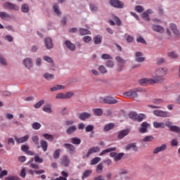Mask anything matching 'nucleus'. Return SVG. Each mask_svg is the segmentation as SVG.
<instances>
[{
    "mask_svg": "<svg viewBox=\"0 0 180 180\" xmlns=\"http://www.w3.org/2000/svg\"><path fill=\"white\" fill-rule=\"evenodd\" d=\"M167 72L168 70L167 68H159L155 71L156 77L155 79L143 78L139 81V84H141L143 86L147 85V84H162V82H164V77L167 75Z\"/></svg>",
    "mask_w": 180,
    "mask_h": 180,
    "instance_id": "nucleus-1",
    "label": "nucleus"
},
{
    "mask_svg": "<svg viewBox=\"0 0 180 180\" xmlns=\"http://www.w3.org/2000/svg\"><path fill=\"white\" fill-rule=\"evenodd\" d=\"M144 92V90L141 88H136L134 89H131L129 91L124 93V98H132V99H136L139 98V94Z\"/></svg>",
    "mask_w": 180,
    "mask_h": 180,
    "instance_id": "nucleus-2",
    "label": "nucleus"
},
{
    "mask_svg": "<svg viewBox=\"0 0 180 180\" xmlns=\"http://www.w3.org/2000/svg\"><path fill=\"white\" fill-rule=\"evenodd\" d=\"M153 115L158 117H171V113H169L168 111H163L161 110H154Z\"/></svg>",
    "mask_w": 180,
    "mask_h": 180,
    "instance_id": "nucleus-3",
    "label": "nucleus"
},
{
    "mask_svg": "<svg viewBox=\"0 0 180 180\" xmlns=\"http://www.w3.org/2000/svg\"><path fill=\"white\" fill-rule=\"evenodd\" d=\"M100 102H104V103H108V105H115L117 103V100L113 97H107L105 98H101Z\"/></svg>",
    "mask_w": 180,
    "mask_h": 180,
    "instance_id": "nucleus-4",
    "label": "nucleus"
},
{
    "mask_svg": "<svg viewBox=\"0 0 180 180\" xmlns=\"http://www.w3.org/2000/svg\"><path fill=\"white\" fill-rule=\"evenodd\" d=\"M99 151H101V148H99V147H93L88 150L86 155H83V158H89L91 154H94V153H99Z\"/></svg>",
    "mask_w": 180,
    "mask_h": 180,
    "instance_id": "nucleus-5",
    "label": "nucleus"
},
{
    "mask_svg": "<svg viewBox=\"0 0 180 180\" xmlns=\"http://www.w3.org/2000/svg\"><path fill=\"white\" fill-rule=\"evenodd\" d=\"M4 6L6 9H9L10 11H19L18 6L11 2H6Z\"/></svg>",
    "mask_w": 180,
    "mask_h": 180,
    "instance_id": "nucleus-6",
    "label": "nucleus"
},
{
    "mask_svg": "<svg viewBox=\"0 0 180 180\" xmlns=\"http://www.w3.org/2000/svg\"><path fill=\"white\" fill-rule=\"evenodd\" d=\"M115 60L117 61V63H119L117 71L120 72V71L123 70L124 64H126V60H123L120 56H117Z\"/></svg>",
    "mask_w": 180,
    "mask_h": 180,
    "instance_id": "nucleus-7",
    "label": "nucleus"
},
{
    "mask_svg": "<svg viewBox=\"0 0 180 180\" xmlns=\"http://www.w3.org/2000/svg\"><path fill=\"white\" fill-rule=\"evenodd\" d=\"M150 127V124L147 122H143L141 124V127L139 129V133L144 134V133H147L148 131V129Z\"/></svg>",
    "mask_w": 180,
    "mask_h": 180,
    "instance_id": "nucleus-8",
    "label": "nucleus"
},
{
    "mask_svg": "<svg viewBox=\"0 0 180 180\" xmlns=\"http://www.w3.org/2000/svg\"><path fill=\"white\" fill-rule=\"evenodd\" d=\"M71 163V160H70V158L68 155H63L60 160V165L63 167H70V164Z\"/></svg>",
    "mask_w": 180,
    "mask_h": 180,
    "instance_id": "nucleus-9",
    "label": "nucleus"
},
{
    "mask_svg": "<svg viewBox=\"0 0 180 180\" xmlns=\"http://www.w3.org/2000/svg\"><path fill=\"white\" fill-rule=\"evenodd\" d=\"M110 4L111 6H113L114 8H118V9H122V8H123L124 6L123 3L119 0H110Z\"/></svg>",
    "mask_w": 180,
    "mask_h": 180,
    "instance_id": "nucleus-10",
    "label": "nucleus"
},
{
    "mask_svg": "<svg viewBox=\"0 0 180 180\" xmlns=\"http://www.w3.org/2000/svg\"><path fill=\"white\" fill-rule=\"evenodd\" d=\"M65 148H66L67 151H69L70 154H74L75 153V146L71 143H65Z\"/></svg>",
    "mask_w": 180,
    "mask_h": 180,
    "instance_id": "nucleus-11",
    "label": "nucleus"
},
{
    "mask_svg": "<svg viewBox=\"0 0 180 180\" xmlns=\"http://www.w3.org/2000/svg\"><path fill=\"white\" fill-rule=\"evenodd\" d=\"M165 150H167V145L162 144L160 146L155 148L153 150V154H158V153H161V151H165Z\"/></svg>",
    "mask_w": 180,
    "mask_h": 180,
    "instance_id": "nucleus-12",
    "label": "nucleus"
},
{
    "mask_svg": "<svg viewBox=\"0 0 180 180\" xmlns=\"http://www.w3.org/2000/svg\"><path fill=\"white\" fill-rule=\"evenodd\" d=\"M91 117V114L86 112H81L79 114L78 118L79 120L85 121L86 119H89Z\"/></svg>",
    "mask_w": 180,
    "mask_h": 180,
    "instance_id": "nucleus-13",
    "label": "nucleus"
},
{
    "mask_svg": "<svg viewBox=\"0 0 180 180\" xmlns=\"http://www.w3.org/2000/svg\"><path fill=\"white\" fill-rule=\"evenodd\" d=\"M14 139L18 144H22V143H25V141H27V140H29V136L28 135H25V136L20 137V138H18V136H15Z\"/></svg>",
    "mask_w": 180,
    "mask_h": 180,
    "instance_id": "nucleus-14",
    "label": "nucleus"
},
{
    "mask_svg": "<svg viewBox=\"0 0 180 180\" xmlns=\"http://www.w3.org/2000/svg\"><path fill=\"white\" fill-rule=\"evenodd\" d=\"M129 133L130 130L129 129L122 130L118 133L117 139L119 140H121V139L126 137V136H127V134H129Z\"/></svg>",
    "mask_w": 180,
    "mask_h": 180,
    "instance_id": "nucleus-15",
    "label": "nucleus"
},
{
    "mask_svg": "<svg viewBox=\"0 0 180 180\" xmlns=\"http://www.w3.org/2000/svg\"><path fill=\"white\" fill-rule=\"evenodd\" d=\"M45 43V47L50 50V49H53V40L51 38H46L44 41Z\"/></svg>",
    "mask_w": 180,
    "mask_h": 180,
    "instance_id": "nucleus-16",
    "label": "nucleus"
},
{
    "mask_svg": "<svg viewBox=\"0 0 180 180\" xmlns=\"http://www.w3.org/2000/svg\"><path fill=\"white\" fill-rule=\"evenodd\" d=\"M152 29L154 32H158V33H163L165 32L164 28L159 25H153Z\"/></svg>",
    "mask_w": 180,
    "mask_h": 180,
    "instance_id": "nucleus-17",
    "label": "nucleus"
},
{
    "mask_svg": "<svg viewBox=\"0 0 180 180\" xmlns=\"http://www.w3.org/2000/svg\"><path fill=\"white\" fill-rule=\"evenodd\" d=\"M146 58L143 57V53L141 52H136V60L138 61V63H143Z\"/></svg>",
    "mask_w": 180,
    "mask_h": 180,
    "instance_id": "nucleus-18",
    "label": "nucleus"
},
{
    "mask_svg": "<svg viewBox=\"0 0 180 180\" xmlns=\"http://www.w3.org/2000/svg\"><path fill=\"white\" fill-rule=\"evenodd\" d=\"M0 18L3 20H9L11 19V17L10 16V15L8 14V13H6V12H1L0 13Z\"/></svg>",
    "mask_w": 180,
    "mask_h": 180,
    "instance_id": "nucleus-19",
    "label": "nucleus"
},
{
    "mask_svg": "<svg viewBox=\"0 0 180 180\" xmlns=\"http://www.w3.org/2000/svg\"><path fill=\"white\" fill-rule=\"evenodd\" d=\"M24 65L26 67V68H32L33 63H32V59L30 58H26L23 61Z\"/></svg>",
    "mask_w": 180,
    "mask_h": 180,
    "instance_id": "nucleus-20",
    "label": "nucleus"
},
{
    "mask_svg": "<svg viewBox=\"0 0 180 180\" xmlns=\"http://www.w3.org/2000/svg\"><path fill=\"white\" fill-rule=\"evenodd\" d=\"M153 127H154L155 129H165V123H164V122H153Z\"/></svg>",
    "mask_w": 180,
    "mask_h": 180,
    "instance_id": "nucleus-21",
    "label": "nucleus"
},
{
    "mask_svg": "<svg viewBox=\"0 0 180 180\" xmlns=\"http://www.w3.org/2000/svg\"><path fill=\"white\" fill-rule=\"evenodd\" d=\"M112 151H116V148H108L107 149H105L101 152L99 154L100 156L105 155V154H107V153H112Z\"/></svg>",
    "mask_w": 180,
    "mask_h": 180,
    "instance_id": "nucleus-22",
    "label": "nucleus"
},
{
    "mask_svg": "<svg viewBox=\"0 0 180 180\" xmlns=\"http://www.w3.org/2000/svg\"><path fill=\"white\" fill-rule=\"evenodd\" d=\"M75 131H77V126H75V125L69 127L66 129V134H69V135L72 134V133H75Z\"/></svg>",
    "mask_w": 180,
    "mask_h": 180,
    "instance_id": "nucleus-23",
    "label": "nucleus"
},
{
    "mask_svg": "<svg viewBox=\"0 0 180 180\" xmlns=\"http://www.w3.org/2000/svg\"><path fill=\"white\" fill-rule=\"evenodd\" d=\"M65 44L66 45L68 49H69V50H71L72 51H74V50H75V45L71 43V41H65Z\"/></svg>",
    "mask_w": 180,
    "mask_h": 180,
    "instance_id": "nucleus-24",
    "label": "nucleus"
},
{
    "mask_svg": "<svg viewBox=\"0 0 180 180\" xmlns=\"http://www.w3.org/2000/svg\"><path fill=\"white\" fill-rule=\"evenodd\" d=\"M61 175L63 176H59L54 180H67V178H68V173L65 171L61 172Z\"/></svg>",
    "mask_w": 180,
    "mask_h": 180,
    "instance_id": "nucleus-25",
    "label": "nucleus"
},
{
    "mask_svg": "<svg viewBox=\"0 0 180 180\" xmlns=\"http://www.w3.org/2000/svg\"><path fill=\"white\" fill-rule=\"evenodd\" d=\"M40 145H41V147L43 151H44V152L47 151V148L49 147V143H47V141H41Z\"/></svg>",
    "mask_w": 180,
    "mask_h": 180,
    "instance_id": "nucleus-26",
    "label": "nucleus"
},
{
    "mask_svg": "<svg viewBox=\"0 0 180 180\" xmlns=\"http://www.w3.org/2000/svg\"><path fill=\"white\" fill-rule=\"evenodd\" d=\"M79 32L81 36H85V34H91V31L87 29L80 28Z\"/></svg>",
    "mask_w": 180,
    "mask_h": 180,
    "instance_id": "nucleus-27",
    "label": "nucleus"
},
{
    "mask_svg": "<svg viewBox=\"0 0 180 180\" xmlns=\"http://www.w3.org/2000/svg\"><path fill=\"white\" fill-rule=\"evenodd\" d=\"M70 141L72 144H75V146H79V144H81V139L79 138H72L70 139Z\"/></svg>",
    "mask_w": 180,
    "mask_h": 180,
    "instance_id": "nucleus-28",
    "label": "nucleus"
},
{
    "mask_svg": "<svg viewBox=\"0 0 180 180\" xmlns=\"http://www.w3.org/2000/svg\"><path fill=\"white\" fill-rule=\"evenodd\" d=\"M115 127V124L113 123H109L104 126L103 130L104 131H109V130H112Z\"/></svg>",
    "mask_w": 180,
    "mask_h": 180,
    "instance_id": "nucleus-29",
    "label": "nucleus"
},
{
    "mask_svg": "<svg viewBox=\"0 0 180 180\" xmlns=\"http://www.w3.org/2000/svg\"><path fill=\"white\" fill-rule=\"evenodd\" d=\"M94 44H101L102 43V36L97 35L94 37Z\"/></svg>",
    "mask_w": 180,
    "mask_h": 180,
    "instance_id": "nucleus-30",
    "label": "nucleus"
},
{
    "mask_svg": "<svg viewBox=\"0 0 180 180\" xmlns=\"http://www.w3.org/2000/svg\"><path fill=\"white\" fill-rule=\"evenodd\" d=\"M58 89H65V86L64 85H56L53 87L51 89V91L52 92H54L55 91H58Z\"/></svg>",
    "mask_w": 180,
    "mask_h": 180,
    "instance_id": "nucleus-31",
    "label": "nucleus"
},
{
    "mask_svg": "<svg viewBox=\"0 0 180 180\" xmlns=\"http://www.w3.org/2000/svg\"><path fill=\"white\" fill-rule=\"evenodd\" d=\"M147 116L144 114H138L136 116V122H142L144 120V119H146Z\"/></svg>",
    "mask_w": 180,
    "mask_h": 180,
    "instance_id": "nucleus-32",
    "label": "nucleus"
},
{
    "mask_svg": "<svg viewBox=\"0 0 180 180\" xmlns=\"http://www.w3.org/2000/svg\"><path fill=\"white\" fill-rule=\"evenodd\" d=\"M170 29L174 33V34H178L179 32L178 31V29L176 28V25L174 23L170 24Z\"/></svg>",
    "mask_w": 180,
    "mask_h": 180,
    "instance_id": "nucleus-33",
    "label": "nucleus"
},
{
    "mask_svg": "<svg viewBox=\"0 0 180 180\" xmlns=\"http://www.w3.org/2000/svg\"><path fill=\"white\" fill-rule=\"evenodd\" d=\"M44 78H45V79H47V81H51V79H54V75L50 73H45L44 75Z\"/></svg>",
    "mask_w": 180,
    "mask_h": 180,
    "instance_id": "nucleus-34",
    "label": "nucleus"
},
{
    "mask_svg": "<svg viewBox=\"0 0 180 180\" xmlns=\"http://www.w3.org/2000/svg\"><path fill=\"white\" fill-rule=\"evenodd\" d=\"M91 174H92V170H91V169H87V170L84 171L82 179H85V178H88V176H89L91 175Z\"/></svg>",
    "mask_w": 180,
    "mask_h": 180,
    "instance_id": "nucleus-35",
    "label": "nucleus"
},
{
    "mask_svg": "<svg viewBox=\"0 0 180 180\" xmlns=\"http://www.w3.org/2000/svg\"><path fill=\"white\" fill-rule=\"evenodd\" d=\"M143 143H148L151 141H154V136H146L145 139H143Z\"/></svg>",
    "mask_w": 180,
    "mask_h": 180,
    "instance_id": "nucleus-36",
    "label": "nucleus"
},
{
    "mask_svg": "<svg viewBox=\"0 0 180 180\" xmlns=\"http://www.w3.org/2000/svg\"><path fill=\"white\" fill-rule=\"evenodd\" d=\"M32 140L33 143L35 144V146L39 148L40 146H39V136H34L32 137Z\"/></svg>",
    "mask_w": 180,
    "mask_h": 180,
    "instance_id": "nucleus-37",
    "label": "nucleus"
},
{
    "mask_svg": "<svg viewBox=\"0 0 180 180\" xmlns=\"http://www.w3.org/2000/svg\"><path fill=\"white\" fill-rule=\"evenodd\" d=\"M134 150V151H137V146H136V143H130L126 147V150Z\"/></svg>",
    "mask_w": 180,
    "mask_h": 180,
    "instance_id": "nucleus-38",
    "label": "nucleus"
},
{
    "mask_svg": "<svg viewBox=\"0 0 180 180\" xmlns=\"http://www.w3.org/2000/svg\"><path fill=\"white\" fill-rule=\"evenodd\" d=\"M53 8V11H54L55 13H56V15L58 16H60L61 15V12H60V8L58 7V5L54 4Z\"/></svg>",
    "mask_w": 180,
    "mask_h": 180,
    "instance_id": "nucleus-39",
    "label": "nucleus"
},
{
    "mask_svg": "<svg viewBox=\"0 0 180 180\" xmlns=\"http://www.w3.org/2000/svg\"><path fill=\"white\" fill-rule=\"evenodd\" d=\"M94 112L96 116H102L103 115V111L101 108H96L94 110Z\"/></svg>",
    "mask_w": 180,
    "mask_h": 180,
    "instance_id": "nucleus-40",
    "label": "nucleus"
},
{
    "mask_svg": "<svg viewBox=\"0 0 180 180\" xmlns=\"http://www.w3.org/2000/svg\"><path fill=\"white\" fill-rule=\"evenodd\" d=\"M42 105H44V100H41L37 103L34 105V108L35 109H39V108H41Z\"/></svg>",
    "mask_w": 180,
    "mask_h": 180,
    "instance_id": "nucleus-41",
    "label": "nucleus"
},
{
    "mask_svg": "<svg viewBox=\"0 0 180 180\" xmlns=\"http://www.w3.org/2000/svg\"><path fill=\"white\" fill-rule=\"evenodd\" d=\"M96 172L97 174H102V171H103V164L100 163L97 165L96 167Z\"/></svg>",
    "mask_w": 180,
    "mask_h": 180,
    "instance_id": "nucleus-42",
    "label": "nucleus"
},
{
    "mask_svg": "<svg viewBox=\"0 0 180 180\" xmlns=\"http://www.w3.org/2000/svg\"><path fill=\"white\" fill-rule=\"evenodd\" d=\"M124 155V153H117V155H115V157L114 158V160L117 162V161H120L122 160V158H123Z\"/></svg>",
    "mask_w": 180,
    "mask_h": 180,
    "instance_id": "nucleus-43",
    "label": "nucleus"
},
{
    "mask_svg": "<svg viewBox=\"0 0 180 180\" xmlns=\"http://www.w3.org/2000/svg\"><path fill=\"white\" fill-rule=\"evenodd\" d=\"M101 159L99 157L94 158L91 160V165H96V164H98V162H99L101 161Z\"/></svg>",
    "mask_w": 180,
    "mask_h": 180,
    "instance_id": "nucleus-44",
    "label": "nucleus"
},
{
    "mask_svg": "<svg viewBox=\"0 0 180 180\" xmlns=\"http://www.w3.org/2000/svg\"><path fill=\"white\" fill-rule=\"evenodd\" d=\"M32 127L34 130H39V129H40V127H41V124L39 123V122H34L32 124Z\"/></svg>",
    "mask_w": 180,
    "mask_h": 180,
    "instance_id": "nucleus-45",
    "label": "nucleus"
},
{
    "mask_svg": "<svg viewBox=\"0 0 180 180\" xmlns=\"http://www.w3.org/2000/svg\"><path fill=\"white\" fill-rule=\"evenodd\" d=\"M60 153H61L60 149H56L53 153V158H55V160H57V159L60 158Z\"/></svg>",
    "mask_w": 180,
    "mask_h": 180,
    "instance_id": "nucleus-46",
    "label": "nucleus"
},
{
    "mask_svg": "<svg viewBox=\"0 0 180 180\" xmlns=\"http://www.w3.org/2000/svg\"><path fill=\"white\" fill-rule=\"evenodd\" d=\"M21 11L24 13H27V12H29V6L27 4H22L21 6Z\"/></svg>",
    "mask_w": 180,
    "mask_h": 180,
    "instance_id": "nucleus-47",
    "label": "nucleus"
},
{
    "mask_svg": "<svg viewBox=\"0 0 180 180\" xmlns=\"http://www.w3.org/2000/svg\"><path fill=\"white\" fill-rule=\"evenodd\" d=\"M137 113L135 112H131L129 114V119H131L132 120H137Z\"/></svg>",
    "mask_w": 180,
    "mask_h": 180,
    "instance_id": "nucleus-48",
    "label": "nucleus"
},
{
    "mask_svg": "<svg viewBox=\"0 0 180 180\" xmlns=\"http://www.w3.org/2000/svg\"><path fill=\"white\" fill-rule=\"evenodd\" d=\"M44 112H46V113H51L53 111L51 110V105L49 104L46 107L43 108Z\"/></svg>",
    "mask_w": 180,
    "mask_h": 180,
    "instance_id": "nucleus-49",
    "label": "nucleus"
},
{
    "mask_svg": "<svg viewBox=\"0 0 180 180\" xmlns=\"http://www.w3.org/2000/svg\"><path fill=\"white\" fill-rule=\"evenodd\" d=\"M43 136L46 140H49V141H53V140H54V137L51 134H44Z\"/></svg>",
    "mask_w": 180,
    "mask_h": 180,
    "instance_id": "nucleus-50",
    "label": "nucleus"
},
{
    "mask_svg": "<svg viewBox=\"0 0 180 180\" xmlns=\"http://www.w3.org/2000/svg\"><path fill=\"white\" fill-rule=\"evenodd\" d=\"M4 180H20L18 176H8L4 178Z\"/></svg>",
    "mask_w": 180,
    "mask_h": 180,
    "instance_id": "nucleus-51",
    "label": "nucleus"
},
{
    "mask_svg": "<svg viewBox=\"0 0 180 180\" xmlns=\"http://www.w3.org/2000/svg\"><path fill=\"white\" fill-rule=\"evenodd\" d=\"M74 96V91H68L65 94V99H70Z\"/></svg>",
    "mask_w": 180,
    "mask_h": 180,
    "instance_id": "nucleus-52",
    "label": "nucleus"
},
{
    "mask_svg": "<svg viewBox=\"0 0 180 180\" xmlns=\"http://www.w3.org/2000/svg\"><path fill=\"white\" fill-rule=\"evenodd\" d=\"M106 67H108L109 68H113L115 66V63L112 60H107L105 63Z\"/></svg>",
    "mask_w": 180,
    "mask_h": 180,
    "instance_id": "nucleus-53",
    "label": "nucleus"
},
{
    "mask_svg": "<svg viewBox=\"0 0 180 180\" xmlns=\"http://www.w3.org/2000/svg\"><path fill=\"white\" fill-rule=\"evenodd\" d=\"M98 71H100V72H101V74H106V72H108V70L103 65H101L98 67Z\"/></svg>",
    "mask_w": 180,
    "mask_h": 180,
    "instance_id": "nucleus-54",
    "label": "nucleus"
},
{
    "mask_svg": "<svg viewBox=\"0 0 180 180\" xmlns=\"http://www.w3.org/2000/svg\"><path fill=\"white\" fill-rule=\"evenodd\" d=\"M135 11H136V12H138L139 13H141V12L144 11V8H143V6H136L135 7Z\"/></svg>",
    "mask_w": 180,
    "mask_h": 180,
    "instance_id": "nucleus-55",
    "label": "nucleus"
},
{
    "mask_svg": "<svg viewBox=\"0 0 180 180\" xmlns=\"http://www.w3.org/2000/svg\"><path fill=\"white\" fill-rule=\"evenodd\" d=\"M171 131H174V133H180V127L176 126H173L170 129Z\"/></svg>",
    "mask_w": 180,
    "mask_h": 180,
    "instance_id": "nucleus-56",
    "label": "nucleus"
},
{
    "mask_svg": "<svg viewBox=\"0 0 180 180\" xmlns=\"http://www.w3.org/2000/svg\"><path fill=\"white\" fill-rule=\"evenodd\" d=\"M43 60L44 61H46V63H53V59L51 58V57L45 56L43 57Z\"/></svg>",
    "mask_w": 180,
    "mask_h": 180,
    "instance_id": "nucleus-57",
    "label": "nucleus"
},
{
    "mask_svg": "<svg viewBox=\"0 0 180 180\" xmlns=\"http://www.w3.org/2000/svg\"><path fill=\"white\" fill-rule=\"evenodd\" d=\"M168 56L170 57L171 58H178V54H176V52H169L168 53Z\"/></svg>",
    "mask_w": 180,
    "mask_h": 180,
    "instance_id": "nucleus-58",
    "label": "nucleus"
},
{
    "mask_svg": "<svg viewBox=\"0 0 180 180\" xmlns=\"http://www.w3.org/2000/svg\"><path fill=\"white\" fill-rule=\"evenodd\" d=\"M136 41L138 43H141L142 44H146V40L144 39V38H143V37H139L136 38Z\"/></svg>",
    "mask_w": 180,
    "mask_h": 180,
    "instance_id": "nucleus-59",
    "label": "nucleus"
},
{
    "mask_svg": "<svg viewBox=\"0 0 180 180\" xmlns=\"http://www.w3.org/2000/svg\"><path fill=\"white\" fill-rule=\"evenodd\" d=\"M141 16L145 20H150V17L148 16V13H147V12L145 11L144 13H143Z\"/></svg>",
    "mask_w": 180,
    "mask_h": 180,
    "instance_id": "nucleus-60",
    "label": "nucleus"
},
{
    "mask_svg": "<svg viewBox=\"0 0 180 180\" xmlns=\"http://www.w3.org/2000/svg\"><path fill=\"white\" fill-rule=\"evenodd\" d=\"M92 40V37H91L90 36H85L83 37V41H84V43H89V41H91Z\"/></svg>",
    "mask_w": 180,
    "mask_h": 180,
    "instance_id": "nucleus-61",
    "label": "nucleus"
},
{
    "mask_svg": "<svg viewBox=\"0 0 180 180\" xmlns=\"http://www.w3.org/2000/svg\"><path fill=\"white\" fill-rule=\"evenodd\" d=\"M34 161L35 162H39V164H41V162H43V159H41L39 155H35Z\"/></svg>",
    "mask_w": 180,
    "mask_h": 180,
    "instance_id": "nucleus-62",
    "label": "nucleus"
},
{
    "mask_svg": "<svg viewBox=\"0 0 180 180\" xmlns=\"http://www.w3.org/2000/svg\"><path fill=\"white\" fill-rule=\"evenodd\" d=\"M0 64H1V65H7L6 60L4 58V56L1 55H0Z\"/></svg>",
    "mask_w": 180,
    "mask_h": 180,
    "instance_id": "nucleus-63",
    "label": "nucleus"
},
{
    "mask_svg": "<svg viewBox=\"0 0 180 180\" xmlns=\"http://www.w3.org/2000/svg\"><path fill=\"white\" fill-rule=\"evenodd\" d=\"M94 130V125H87L85 128L86 132L92 131Z\"/></svg>",
    "mask_w": 180,
    "mask_h": 180,
    "instance_id": "nucleus-64",
    "label": "nucleus"
}]
</instances>
